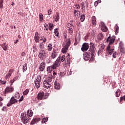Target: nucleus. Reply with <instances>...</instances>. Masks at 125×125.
Here are the masks:
<instances>
[{"mask_svg":"<svg viewBox=\"0 0 125 125\" xmlns=\"http://www.w3.org/2000/svg\"><path fill=\"white\" fill-rule=\"evenodd\" d=\"M83 59L87 61V60H90V61H93L94 58V54H92V53L85 52L83 54Z\"/></svg>","mask_w":125,"mask_h":125,"instance_id":"obj_1","label":"nucleus"},{"mask_svg":"<svg viewBox=\"0 0 125 125\" xmlns=\"http://www.w3.org/2000/svg\"><path fill=\"white\" fill-rule=\"evenodd\" d=\"M38 57L41 60H44L45 58L48 57V54H47L46 51H45V50L42 49L39 51Z\"/></svg>","mask_w":125,"mask_h":125,"instance_id":"obj_2","label":"nucleus"},{"mask_svg":"<svg viewBox=\"0 0 125 125\" xmlns=\"http://www.w3.org/2000/svg\"><path fill=\"white\" fill-rule=\"evenodd\" d=\"M21 121H23V123L27 124L30 121V118L27 114L25 113H21Z\"/></svg>","mask_w":125,"mask_h":125,"instance_id":"obj_3","label":"nucleus"},{"mask_svg":"<svg viewBox=\"0 0 125 125\" xmlns=\"http://www.w3.org/2000/svg\"><path fill=\"white\" fill-rule=\"evenodd\" d=\"M47 97H48V94H46L44 95V93L43 92H40L37 95V98L39 100H42V99H46Z\"/></svg>","mask_w":125,"mask_h":125,"instance_id":"obj_4","label":"nucleus"},{"mask_svg":"<svg viewBox=\"0 0 125 125\" xmlns=\"http://www.w3.org/2000/svg\"><path fill=\"white\" fill-rule=\"evenodd\" d=\"M70 44H71V41L68 40L65 45L63 46V47L62 49V53H67V52L68 51V49L70 47Z\"/></svg>","mask_w":125,"mask_h":125,"instance_id":"obj_5","label":"nucleus"},{"mask_svg":"<svg viewBox=\"0 0 125 125\" xmlns=\"http://www.w3.org/2000/svg\"><path fill=\"white\" fill-rule=\"evenodd\" d=\"M41 82H42V78L41 76H38L34 82L36 88H40L41 87Z\"/></svg>","mask_w":125,"mask_h":125,"instance_id":"obj_6","label":"nucleus"},{"mask_svg":"<svg viewBox=\"0 0 125 125\" xmlns=\"http://www.w3.org/2000/svg\"><path fill=\"white\" fill-rule=\"evenodd\" d=\"M114 50H115L114 46H112L110 45H107L106 48V52L108 55H112V53L114 52Z\"/></svg>","mask_w":125,"mask_h":125,"instance_id":"obj_7","label":"nucleus"},{"mask_svg":"<svg viewBox=\"0 0 125 125\" xmlns=\"http://www.w3.org/2000/svg\"><path fill=\"white\" fill-rule=\"evenodd\" d=\"M88 48H89V44L88 43L85 42L83 44L81 50L83 52H85V51L88 50Z\"/></svg>","mask_w":125,"mask_h":125,"instance_id":"obj_8","label":"nucleus"},{"mask_svg":"<svg viewBox=\"0 0 125 125\" xmlns=\"http://www.w3.org/2000/svg\"><path fill=\"white\" fill-rule=\"evenodd\" d=\"M81 8L83 10V12H85V8L88 7V5L87 4V1L86 0L83 1L81 4Z\"/></svg>","mask_w":125,"mask_h":125,"instance_id":"obj_9","label":"nucleus"},{"mask_svg":"<svg viewBox=\"0 0 125 125\" xmlns=\"http://www.w3.org/2000/svg\"><path fill=\"white\" fill-rule=\"evenodd\" d=\"M115 37H108L106 40V42H108L109 44L108 45H112V46H114V45H112L115 42Z\"/></svg>","mask_w":125,"mask_h":125,"instance_id":"obj_10","label":"nucleus"},{"mask_svg":"<svg viewBox=\"0 0 125 125\" xmlns=\"http://www.w3.org/2000/svg\"><path fill=\"white\" fill-rule=\"evenodd\" d=\"M18 101L15 99L14 97H12L10 100V102L7 104V107H10V106H12V104H15V103H17Z\"/></svg>","mask_w":125,"mask_h":125,"instance_id":"obj_11","label":"nucleus"},{"mask_svg":"<svg viewBox=\"0 0 125 125\" xmlns=\"http://www.w3.org/2000/svg\"><path fill=\"white\" fill-rule=\"evenodd\" d=\"M89 51L91 52L92 54L95 53V44L94 43H90V48Z\"/></svg>","mask_w":125,"mask_h":125,"instance_id":"obj_12","label":"nucleus"},{"mask_svg":"<svg viewBox=\"0 0 125 125\" xmlns=\"http://www.w3.org/2000/svg\"><path fill=\"white\" fill-rule=\"evenodd\" d=\"M14 90V88L12 86H7L5 89V93H11Z\"/></svg>","mask_w":125,"mask_h":125,"instance_id":"obj_13","label":"nucleus"},{"mask_svg":"<svg viewBox=\"0 0 125 125\" xmlns=\"http://www.w3.org/2000/svg\"><path fill=\"white\" fill-rule=\"evenodd\" d=\"M53 66L54 67L55 69H56L57 67L60 66V57L58 58L55 62V63L53 65Z\"/></svg>","mask_w":125,"mask_h":125,"instance_id":"obj_14","label":"nucleus"},{"mask_svg":"<svg viewBox=\"0 0 125 125\" xmlns=\"http://www.w3.org/2000/svg\"><path fill=\"white\" fill-rule=\"evenodd\" d=\"M100 26L101 27L102 31H103V32H107V31L108 30V28H107V27H106V26H105V24H104V23H101L100 24Z\"/></svg>","mask_w":125,"mask_h":125,"instance_id":"obj_15","label":"nucleus"},{"mask_svg":"<svg viewBox=\"0 0 125 125\" xmlns=\"http://www.w3.org/2000/svg\"><path fill=\"white\" fill-rule=\"evenodd\" d=\"M43 87L45 88H50L51 87V83H49L46 81L43 82Z\"/></svg>","mask_w":125,"mask_h":125,"instance_id":"obj_16","label":"nucleus"},{"mask_svg":"<svg viewBox=\"0 0 125 125\" xmlns=\"http://www.w3.org/2000/svg\"><path fill=\"white\" fill-rule=\"evenodd\" d=\"M40 121H41V118H34L31 122V124L35 125V124H36V123H39V122H40Z\"/></svg>","mask_w":125,"mask_h":125,"instance_id":"obj_17","label":"nucleus"},{"mask_svg":"<svg viewBox=\"0 0 125 125\" xmlns=\"http://www.w3.org/2000/svg\"><path fill=\"white\" fill-rule=\"evenodd\" d=\"M45 68V62H42L40 64V66L39 67L40 71L42 72L43 70H44Z\"/></svg>","mask_w":125,"mask_h":125,"instance_id":"obj_18","label":"nucleus"},{"mask_svg":"<svg viewBox=\"0 0 125 125\" xmlns=\"http://www.w3.org/2000/svg\"><path fill=\"white\" fill-rule=\"evenodd\" d=\"M34 40H35L36 42H39V41H40V35H39L38 32L35 33Z\"/></svg>","mask_w":125,"mask_h":125,"instance_id":"obj_19","label":"nucleus"},{"mask_svg":"<svg viewBox=\"0 0 125 125\" xmlns=\"http://www.w3.org/2000/svg\"><path fill=\"white\" fill-rule=\"evenodd\" d=\"M0 45L2 48H3V50H4L5 51H6V50H7L8 46L7 44H6V43H3V44H1V45Z\"/></svg>","mask_w":125,"mask_h":125,"instance_id":"obj_20","label":"nucleus"},{"mask_svg":"<svg viewBox=\"0 0 125 125\" xmlns=\"http://www.w3.org/2000/svg\"><path fill=\"white\" fill-rule=\"evenodd\" d=\"M54 85L55 89H60V83H59L55 81L54 83Z\"/></svg>","mask_w":125,"mask_h":125,"instance_id":"obj_21","label":"nucleus"},{"mask_svg":"<svg viewBox=\"0 0 125 125\" xmlns=\"http://www.w3.org/2000/svg\"><path fill=\"white\" fill-rule=\"evenodd\" d=\"M70 62H71V59H70V54H68L66 56V59L65 60V64H70Z\"/></svg>","mask_w":125,"mask_h":125,"instance_id":"obj_22","label":"nucleus"},{"mask_svg":"<svg viewBox=\"0 0 125 125\" xmlns=\"http://www.w3.org/2000/svg\"><path fill=\"white\" fill-rule=\"evenodd\" d=\"M57 56V53H56V51L53 50L51 54V57L52 59H54Z\"/></svg>","mask_w":125,"mask_h":125,"instance_id":"obj_23","label":"nucleus"},{"mask_svg":"<svg viewBox=\"0 0 125 125\" xmlns=\"http://www.w3.org/2000/svg\"><path fill=\"white\" fill-rule=\"evenodd\" d=\"M58 30H59V29L58 28H56L54 29V33L56 37H57V38H60V36H59V31H58Z\"/></svg>","mask_w":125,"mask_h":125,"instance_id":"obj_24","label":"nucleus"},{"mask_svg":"<svg viewBox=\"0 0 125 125\" xmlns=\"http://www.w3.org/2000/svg\"><path fill=\"white\" fill-rule=\"evenodd\" d=\"M103 34H102V33H99L97 37V39L98 41H102V40H103Z\"/></svg>","mask_w":125,"mask_h":125,"instance_id":"obj_25","label":"nucleus"},{"mask_svg":"<svg viewBox=\"0 0 125 125\" xmlns=\"http://www.w3.org/2000/svg\"><path fill=\"white\" fill-rule=\"evenodd\" d=\"M54 69H55V68H54L53 65L49 66L47 67V71L48 73H51L52 71L53 70H54Z\"/></svg>","mask_w":125,"mask_h":125,"instance_id":"obj_26","label":"nucleus"},{"mask_svg":"<svg viewBox=\"0 0 125 125\" xmlns=\"http://www.w3.org/2000/svg\"><path fill=\"white\" fill-rule=\"evenodd\" d=\"M33 111L32 110H28L27 111V115L28 116L29 118H31V117L33 116Z\"/></svg>","mask_w":125,"mask_h":125,"instance_id":"obj_27","label":"nucleus"},{"mask_svg":"<svg viewBox=\"0 0 125 125\" xmlns=\"http://www.w3.org/2000/svg\"><path fill=\"white\" fill-rule=\"evenodd\" d=\"M92 23L94 26H95L96 25V18L95 16H93L92 17Z\"/></svg>","mask_w":125,"mask_h":125,"instance_id":"obj_28","label":"nucleus"},{"mask_svg":"<svg viewBox=\"0 0 125 125\" xmlns=\"http://www.w3.org/2000/svg\"><path fill=\"white\" fill-rule=\"evenodd\" d=\"M53 48V47H52V44H51V43L49 44L47 46L48 51H51Z\"/></svg>","mask_w":125,"mask_h":125,"instance_id":"obj_29","label":"nucleus"},{"mask_svg":"<svg viewBox=\"0 0 125 125\" xmlns=\"http://www.w3.org/2000/svg\"><path fill=\"white\" fill-rule=\"evenodd\" d=\"M56 16L54 17L55 21L57 22L59 21V13L58 12H56Z\"/></svg>","mask_w":125,"mask_h":125,"instance_id":"obj_30","label":"nucleus"},{"mask_svg":"<svg viewBox=\"0 0 125 125\" xmlns=\"http://www.w3.org/2000/svg\"><path fill=\"white\" fill-rule=\"evenodd\" d=\"M44 82H47V83H51V82H52V78L48 77Z\"/></svg>","mask_w":125,"mask_h":125,"instance_id":"obj_31","label":"nucleus"},{"mask_svg":"<svg viewBox=\"0 0 125 125\" xmlns=\"http://www.w3.org/2000/svg\"><path fill=\"white\" fill-rule=\"evenodd\" d=\"M115 95L116 97H119L121 95V90L118 89L117 91L115 92Z\"/></svg>","mask_w":125,"mask_h":125,"instance_id":"obj_32","label":"nucleus"},{"mask_svg":"<svg viewBox=\"0 0 125 125\" xmlns=\"http://www.w3.org/2000/svg\"><path fill=\"white\" fill-rule=\"evenodd\" d=\"M84 19H85V16H84V15H81L80 16V20L81 22H83Z\"/></svg>","mask_w":125,"mask_h":125,"instance_id":"obj_33","label":"nucleus"},{"mask_svg":"<svg viewBox=\"0 0 125 125\" xmlns=\"http://www.w3.org/2000/svg\"><path fill=\"white\" fill-rule=\"evenodd\" d=\"M33 51L34 53L37 52V44H34L33 46Z\"/></svg>","mask_w":125,"mask_h":125,"instance_id":"obj_34","label":"nucleus"},{"mask_svg":"<svg viewBox=\"0 0 125 125\" xmlns=\"http://www.w3.org/2000/svg\"><path fill=\"white\" fill-rule=\"evenodd\" d=\"M60 58V60L61 61H62V62H64L65 61V59H66V57L65 56V55H62Z\"/></svg>","mask_w":125,"mask_h":125,"instance_id":"obj_35","label":"nucleus"},{"mask_svg":"<svg viewBox=\"0 0 125 125\" xmlns=\"http://www.w3.org/2000/svg\"><path fill=\"white\" fill-rule=\"evenodd\" d=\"M39 18H40V21H42L43 20V15L42 14L40 13L39 14Z\"/></svg>","mask_w":125,"mask_h":125,"instance_id":"obj_36","label":"nucleus"},{"mask_svg":"<svg viewBox=\"0 0 125 125\" xmlns=\"http://www.w3.org/2000/svg\"><path fill=\"white\" fill-rule=\"evenodd\" d=\"M74 13L75 15V17H79V16H80V15H79V13H78V12H77V10H74Z\"/></svg>","mask_w":125,"mask_h":125,"instance_id":"obj_37","label":"nucleus"},{"mask_svg":"<svg viewBox=\"0 0 125 125\" xmlns=\"http://www.w3.org/2000/svg\"><path fill=\"white\" fill-rule=\"evenodd\" d=\"M53 28V24L49 23V30L50 31H52Z\"/></svg>","mask_w":125,"mask_h":125,"instance_id":"obj_38","label":"nucleus"},{"mask_svg":"<svg viewBox=\"0 0 125 125\" xmlns=\"http://www.w3.org/2000/svg\"><path fill=\"white\" fill-rule=\"evenodd\" d=\"M104 48H105V45H104V44H101L100 45V49L103 50Z\"/></svg>","mask_w":125,"mask_h":125,"instance_id":"obj_39","label":"nucleus"},{"mask_svg":"<svg viewBox=\"0 0 125 125\" xmlns=\"http://www.w3.org/2000/svg\"><path fill=\"white\" fill-rule=\"evenodd\" d=\"M29 93V89H26L23 92V95H27Z\"/></svg>","mask_w":125,"mask_h":125,"instance_id":"obj_40","label":"nucleus"},{"mask_svg":"<svg viewBox=\"0 0 125 125\" xmlns=\"http://www.w3.org/2000/svg\"><path fill=\"white\" fill-rule=\"evenodd\" d=\"M120 51L122 53H124L125 54V48L124 47H122V48H119Z\"/></svg>","mask_w":125,"mask_h":125,"instance_id":"obj_41","label":"nucleus"},{"mask_svg":"<svg viewBox=\"0 0 125 125\" xmlns=\"http://www.w3.org/2000/svg\"><path fill=\"white\" fill-rule=\"evenodd\" d=\"M3 3V0H0V8H2L3 7V5L2 4Z\"/></svg>","mask_w":125,"mask_h":125,"instance_id":"obj_42","label":"nucleus"},{"mask_svg":"<svg viewBox=\"0 0 125 125\" xmlns=\"http://www.w3.org/2000/svg\"><path fill=\"white\" fill-rule=\"evenodd\" d=\"M47 121H48V118H43L42 120V122L43 123V124H44L45 123H46Z\"/></svg>","mask_w":125,"mask_h":125,"instance_id":"obj_43","label":"nucleus"},{"mask_svg":"<svg viewBox=\"0 0 125 125\" xmlns=\"http://www.w3.org/2000/svg\"><path fill=\"white\" fill-rule=\"evenodd\" d=\"M68 33L70 34V35H72V34H73V28H69L68 29Z\"/></svg>","mask_w":125,"mask_h":125,"instance_id":"obj_44","label":"nucleus"},{"mask_svg":"<svg viewBox=\"0 0 125 125\" xmlns=\"http://www.w3.org/2000/svg\"><path fill=\"white\" fill-rule=\"evenodd\" d=\"M119 48H121L124 47V43H123L122 42H120L119 43Z\"/></svg>","mask_w":125,"mask_h":125,"instance_id":"obj_45","label":"nucleus"},{"mask_svg":"<svg viewBox=\"0 0 125 125\" xmlns=\"http://www.w3.org/2000/svg\"><path fill=\"white\" fill-rule=\"evenodd\" d=\"M23 72H25V71H27V66H26V65L24 64L23 66Z\"/></svg>","mask_w":125,"mask_h":125,"instance_id":"obj_46","label":"nucleus"},{"mask_svg":"<svg viewBox=\"0 0 125 125\" xmlns=\"http://www.w3.org/2000/svg\"><path fill=\"white\" fill-rule=\"evenodd\" d=\"M115 33H116V34H117V33L118 34L119 33V26H117L115 28Z\"/></svg>","mask_w":125,"mask_h":125,"instance_id":"obj_47","label":"nucleus"},{"mask_svg":"<svg viewBox=\"0 0 125 125\" xmlns=\"http://www.w3.org/2000/svg\"><path fill=\"white\" fill-rule=\"evenodd\" d=\"M21 56L22 57H25V56H26V52H22L21 54Z\"/></svg>","mask_w":125,"mask_h":125,"instance_id":"obj_48","label":"nucleus"},{"mask_svg":"<svg viewBox=\"0 0 125 125\" xmlns=\"http://www.w3.org/2000/svg\"><path fill=\"white\" fill-rule=\"evenodd\" d=\"M10 77H11V75L10 74L8 73L6 76H5V79H9V78H10Z\"/></svg>","mask_w":125,"mask_h":125,"instance_id":"obj_49","label":"nucleus"},{"mask_svg":"<svg viewBox=\"0 0 125 125\" xmlns=\"http://www.w3.org/2000/svg\"><path fill=\"white\" fill-rule=\"evenodd\" d=\"M112 57L113 58H116L117 57V52H115L113 53Z\"/></svg>","mask_w":125,"mask_h":125,"instance_id":"obj_50","label":"nucleus"},{"mask_svg":"<svg viewBox=\"0 0 125 125\" xmlns=\"http://www.w3.org/2000/svg\"><path fill=\"white\" fill-rule=\"evenodd\" d=\"M75 7H77V9H80V8H81V6H80V4H76Z\"/></svg>","mask_w":125,"mask_h":125,"instance_id":"obj_51","label":"nucleus"},{"mask_svg":"<svg viewBox=\"0 0 125 125\" xmlns=\"http://www.w3.org/2000/svg\"><path fill=\"white\" fill-rule=\"evenodd\" d=\"M23 100H24V97L23 96H22L20 99L19 100V102H21V101H23Z\"/></svg>","mask_w":125,"mask_h":125,"instance_id":"obj_52","label":"nucleus"},{"mask_svg":"<svg viewBox=\"0 0 125 125\" xmlns=\"http://www.w3.org/2000/svg\"><path fill=\"white\" fill-rule=\"evenodd\" d=\"M52 11H51V9H49L48 11V15H50L51 14H52Z\"/></svg>","mask_w":125,"mask_h":125,"instance_id":"obj_53","label":"nucleus"},{"mask_svg":"<svg viewBox=\"0 0 125 125\" xmlns=\"http://www.w3.org/2000/svg\"><path fill=\"white\" fill-rule=\"evenodd\" d=\"M103 51V50L101 49H99V50L98 51V55H99V54H101V53H102V52Z\"/></svg>","mask_w":125,"mask_h":125,"instance_id":"obj_54","label":"nucleus"},{"mask_svg":"<svg viewBox=\"0 0 125 125\" xmlns=\"http://www.w3.org/2000/svg\"><path fill=\"white\" fill-rule=\"evenodd\" d=\"M42 46H43V44L41 43L40 44V45H39L40 48L41 49H42Z\"/></svg>","mask_w":125,"mask_h":125,"instance_id":"obj_55","label":"nucleus"},{"mask_svg":"<svg viewBox=\"0 0 125 125\" xmlns=\"http://www.w3.org/2000/svg\"><path fill=\"white\" fill-rule=\"evenodd\" d=\"M120 100H121V101H122L123 100H125V96H124V97H121L120 98Z\"/></svg>","mask_w":125,"mask_h":125,"instance_id":"obj_56","label":"nucleus"},{"mask_svg":"<svg viewBox=\"0 0 125 125\" xmlns=\"http://www.w3.org/2000/svg\"><path fill=\"white\" fill-rule=\"evenodd\" d=\"M1 84H5L6 83V81H1Z\"/></svg>","mask_w":125,"mask_h":125,"instance_id":"obj_57","label":"nucleus"},{"mask_svg":"<svg viewBox=\"0 0 125 125\" xmlns=\"http://www.w3.org/2000/svg\"><path fill=\"white\" fill-rule=\"evenodd\" d=\"M13 71H14L13 69H10L9 70V74H10L11 75V74H12V73H13Z\"/></svg>","mask_w":125,"mask_h":125,"instance_id":"obj_58","label":"nucleus"},{"mask_svg":"<svg viewBox=\"0 0 125 125\" xmlns=\"http://www.w3.org/2000/svg\"><path fill=\"white\" fill-rule=\"evenodd\" d=\"M15 82V80L14 79L10 80V82L11 83V85H12V83Z\"/></svg>","mask_w":125,"mask_h":125,"instance_id":"obj_59","label":"nucleus"},{"mask_svg":"<svg viewBox=\"0 0 125 125\" xmlns=\"http://www.w3.org/2000/svg\"><path fill=\"white\" fill-rule=\"evenodd\" d=\"M44 28H48V24H47V23H45L44 25Z\"/></svg>","mask_w":125,"mask_h":125,"instance_id":"obj_60","label":"nucleus"},{"mask_svg":"<svg viewBox=\"0 0 125 125\" xmlns=\"http://www.w3.org/2000/svg\"><path fill=\"white\" fill-rule=\"evenodd\" d=\"M94 5H95V7H96V6H97V5H98V2L97 1H95L94 3Z\"/></svg>","mask_w":125,"mask_h":125,"instance_id":"obj_61","label":"nucleus"},{"mask_svg":"<svg viewBox=\"0 0 125 125\" xmlns=\"http://www.w3.org/2000/svg\"><path fill=\"white\" fill-rule=\"evenodd\" d=\"M67 27H68V28H70V27H72V24H71V23H68V24H67Z\"/></svg>","mask_w":125,"mask_h":125,"instance_id":"obj_62","label":"nucleus"},{"mask_svg":"<svg viewBox=\"0 0 125 125\" xmlns=\"http://www.w3.org/2000/svg\"><path fill=\"white\" fill-rule=\"evenodd\" d=\"M43 42H46V38H44Z\"/></svg>","mask_w":125,"mask_h":125,"instance_id":"obj_63","label":"nucleus"},{"mask_svg":"<svg viewBox=\"0 0 125 125\" xmlns=\"http://www.w3.org/2000/svg\"><path fill=\"white\" fill-rule=\"evenodd\" d=\"M96 1L98 2V3H100V2H101V0H98Z\"/></svg>","mask_w":125,"mask_h":125,"instance_id":"obj_64","label":"nucleus"}]
</instances>
